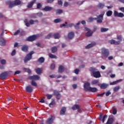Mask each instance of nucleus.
Returning a JSON list of instances; mask_svg holds the SVG:
<instances>
[{
	"label": "nucleus",
	"instance_id": "obj_1",
	"mask_svg": "<svg viewBox=\"0 0 124 124\" xmlns=\"http://www.w3.org/2000/svg\"><path fill=\"white\" fill-rule=\"evenodd\" d=\"M103 16H104V12H103L102 14L97 16V17H89L88 18V22L89 23H92L93 22L94 20H97V23L98 24H101L103 21Z\"/></svg>",
	"mask_w": 124,
	"mask_h": 124
},
{
	"label": "nucleus",
	"instance_id": "obj_2",
	"mask_svg": "<svg viewBox=\"0 0 124 124\" xmlns=\"http://www.w3.org/2000/svg\"><path fill=\"white\" fill-rule=\"evenodd\" d=\"M6 4L9 5V8H12L14 7V6H16L17 5H20L21 4V0H15L14 1H12L10 0L6 1Z\"/></svg>",
	"mask_w": 124,
	"mask_h": 124
},
{
	"label": "nucleus",
	"instance_id": "obj_3",
	"mask_svg": "<svg viewBox=\"0 0 124 124\" xmlns=\"http://www.w3.org/2000/svg\"><path fill=\"white\" fill-rule=\"evenodd\" d=\"M89 71L93 74V76L94 78H99V77H101V75H100V72L97 71V69L96 68L91 67Z\"/></svg>",
	"mask_w": 124,
	"mask_h": 124
},
{
	"label": "nucleus",
	"instance_id": "obj_4",
	"mask_svg": "<svg viewBox=\"0 0 124 124\" xmlns=\"http://www.w3.org/2000/svg\"><path fill=\"white\" fill-rule=\"evenodd\" d=\"M33 54H34V51H31L29 53L27 54L24 60L25 63H27L29 61H31V60L32 59V55H33Z\"/></svg>",
	"mask_w": 124,
	"mask_h": 124
},
{
	"label": "nucleus",
	"instance_id": "obj_5",
	"mask_svg": "<svg viewBox=\"0 0 124 124\" xmlns=\"http://www.w3.org/2000/svg\"><path fill=\"white\" fill-rule=\"evenodd\" d=\"M101 53L105 58H107L110 54L109 50L103 47L101 49Z\"/></svg>",
	"mask_w": 124,
	"mask_h": 124
},
{
	"label": "nucleus",
	"instance_id": "obj_6",
	"mask_svg": "<svg viewBox=\"0 0 124 124\" xmlns=\"http://www.w3.org/2000/svg\"><path fill=\"white\" fill-rule=\"evenodd\" d=\"M40 77L38 75H33V76H29L28 79L29 80H36V81H38L39 80Z\"/></svg>",
	"mask_w": 124,
	"mask_h": 124
},
{
	"label": "nucleus",
	"instance_id": "obj_7",
	"mask_svg": "<svg viewBox=\"0 0 124 124\" xmlns=\"http://www.w3.org/2000/svg\"><path fill=\"white\" fill-rule=\"evenodd\" d=\"M53 94L54 95L56 96V97L57 99L59 100V99H61V97H62V95H61V93H60V92L57 90H54L53 91Z\"/></svg>",
	"mask_w": 124,
	"mask_h": 124
},
{
	"label": "nucleus",
	"instance_id": "obj_8",
	"mask_svg": "<svg viewBox=\"0 0 124 124\" xmlns=\"http://www.w3.org/2000/svg\"><path fill=\"white\" fill-rule=\"evenodd\" d=\"M7 76H8L7 72H4L0 75V78L1 80H4V79H6Z\"/></svg>",
	"mask_w": 124,
	"mask_h": 124
},
{
	"label": "nucleus",
	"instance_id": "obj_9",
	"mask_svg": "<svg viewBox=\"0 0 124 124\" xmlns=\"http://www.w3.org/2000/svg\"><path fill=\"white\" fill-rule=\"evenodd\" d=\"M90 86L91 84L89 82L84 83V88L85 92H89V90H90V88H91V87H90Z\"/></svg>",
	"mask_w": 124,
	"mask_h": 124
},
{
	"label": "nucleus",
	"instance_id": "obj_10",
	"mask_svg": "<svg viewBox=\"0 0 124 124\" xmlns=\"http://www.w3.org/2000/svg\"><path fill=\"white\" fill-rule=\"evenodd\" d=\"M33 91V88L31 85H28L26 87V92L27 93H32Z\"/></svg>",
	"mask_w": 124,
	"mask_h": 124
},
{
	"label": "nucleus",
	"instance_id": "obj_11",
	"mask_svg": "<svg viewBox=\"0 0 124 124\" xmlns=\"http://www.w3.org/2000/svg\"><path fill=\"white\" fill-rule=\"evenodd\" d=\"M35 39H36V36L33 35L28 37L27 39V41L32 42V41H34Z\"/></svg>",
	"mask_w": 124,
	"mask_h": 124
},
{
	"label": "nucleus",
	"instance_id": "obj_12",
	"mask_svg": "<svg viewBox=\"0 0 124 124\" xmlns=\"http://www.w3.org/2000/svg\"><path fill=\"white\" fill-rule=\"evenodd\" d=\"M36 1V0H32L30 2H29L27 5V7L28 8H31V7L33 6V4L35 3Z\"/></svg>",
	"mask_w": 124,
	"mask_h": 124
},
{
	"label": "nucleus",
	"instance_id": "obj_13",
	"mask_svg": "<svg viewBox=\"0 0 124 124\" xmlns=\"http://www.w3.org/2000/svg\"><path fill=\"white\" fill-rule=\"evenodd\" d=\"M96 45V43L94 42H92L91 44L88 45L86 46H85L86 49H89L90 48H92V47H93V46H95Z\"/></svg>",
	"mask_w": 124,
	"mask_h": 124
},
{
	"label": "nucleus",
	"instance_id": "obj_14",
	"mask_svg": "<svg viewBox=\"0 0 124 124\" xmlns=\"http://www.w3.org/2000/svg\"><path fill=\"white\" fill-rule=\"evenodd\" d=\"M65 112H66V108H65V107H63L60 110V115H64L65 114Z\"/></svg>",
	"mask_w": 124,
	"mask_h": 124
},
{
	"label": "nucleus",
	"instance_id": "obj_15",
	"mask_svg": "<svg viewBox=\"0 0 124 124\" xmlns=\"http://www.w3.org/2000/svg\"><path fill=\"white\" fill-rule=\"evenodd\" d=\"M54 122V119H53V116H51L50 118H48L46 121V124H52Z\"/></svg>",
	"mask_w": 124,
	"mask_h": 124
},
{
	"label": "nucleus",
	"instance_id": "obj_16",
	"mask_svg": "<svg viewBox=\"0 0 124 124\" xmlns=\"http://www.w3.org/2000/svg\"><path fill=\"white\" fill-rule=\"evenodd\" d=\"M0 43L1 46H5V44H6V41L3 38H0Z\"/></svg>",
	"mask_w": 124,
	"mask_h": 124
},
{
	"label": "nucleus",
	"instance_id": "obj_17",
	"mask_svg": "<svg viewBox=\"0 0 124 124\" xmlns=\"http://www.w3.org/2000/svg\"><path fill=\"white\" fill-rule=\"evenodd\" d=\"M36 73L39 75L42 73V68H37L35 69Z\"/></svg>",
	"mask_w": 124,
	"mask_h": 124
},
{
	"label": "nucleus",
	"instance_id": "obj_18",
	"mask_svg": "<svg viewBox=\"0 0 124 124\" xmlns=\"http://www.w3.org/2000/svg\"><path fill=\"white\" fill-rule=\"evenodd\" d=\"M53 9V8L49 6H45L44 8L43 9L44 11H51Z\"/></svg>",
	"mask_w": 124,
	"mask_h": 124
},
{
	"label": "nucleus",
	"instance_id": "obj_19",
	"mask_svg": "<svg viewBox=\"0 0 124 124\" xmlns=\"http://www.w3.org/2000/svg\"><path fill=\"white\" fill-rule=\"evenodd\" d=\"M88 92H91V93H96V92H97V88L95 87H90L88 90Z\"/></svg>",
	"mask_w": 124,
	"mask_h": 124
},
{
	"label": "nucleus",
	"instance_id": "obj_20",
	"mask_svg": "<svg viewBox=\"0 0 124 124\" xmlns=\"http://www.w3.org/2000/svg\"><path fill=\"white\" fill-rule=\"evenodd\" d=\"M110 44H115V45H120V41H116L114 40H111L109 41Z\"/></svg>",
	"mask_w": 124,
	"mask_h": 124
},
{
	"label": "nucleus",
	"instance_id": "obj_21",
	"mask_svg": "<svg viewBox=\"0 0 124 124\" xmlns=\"http://www.w3.org/2000/svg\"><path fill=\"white\" fill-rule=\"evenodd\" d=\"M113 122H114V118L112 117L109 118L108 120V121L106 124H113Z\"/></svg>",
	"mask_w": 124,
	"mask_h": 124
},
{
	"label": "nucleus",
	"instance_id": "obj_22",
	"mask_svg": "<svg viewBox=\"0 0 124 124\" xmlns=\"http://www.w3.org/2000/svg\"><path fill=\"white\" fill-rule=\"evenodd\" d=\"M99 87L101 89H106L108 87V84L105 83H102V84H98Z\"/></svg>",
	"mask_w": 124,
	"mask_h": 124
},
{
	"label": "nucleus",
	"instance_id": "obj_23",
	"mask_svg": "<svg viewBox=\"0 0 124 124\" xmlns=\"http://www.w3.org/2000/svg\"><path fill=\"white\" fill-rule=\"evenodd\" d=\"M64 70V67L63 66H60L58 68V72L59 73H62Z\"/></svg>",
	"mask_w": 124,
	"mask_h": 124
},
{
	"label": "nucleus",
	"instance_id": "obj_24",
	"mask_svg": "<svg viewBox=\"0 0 124 124\" xmlns=\"http://www.w3.org/2000/svg\"><path fill=\"white\" fill-rule=\"evenodd\" d=\"M21 50L23 52H27L28 50H29V46L26 45H24L22 47H21Z\"/></svg>",
	"mask_w": 124,
	"mask_h": 124
},
{
	"label": "nucleus",
	"instance_id": "obj_25",
	"mask_svg": "<svg viewBox=\"0 0 124 124\" xmlns=\"http://www.w3.org/2000/svg\"><path fill=\"white\" fill-rule=\"evenodd\" d=\"M68 37L69 39H72L74 37V32H70L68 33Z\"/></svg>",
	"mask_w": 124,
	"mask_h": 124
},
{
	"label": "nucleus",
	"instance_id": "obj_26",
	"mask_svg": "<svg viewBox=\"0 0 124 124\" xmlns=\"http://www.w3.org/2000/svg\"><path fill=\"white\" fill-rule=\"evenodd\" d=\"M37 62H40V63H43L45 62V59L43 57H40L38 59Z\"/></svg>",
	"mask_w": 124,
	"mask_h": 124
},
{
	"label": "nucleus",
	"instance_id": "obj_27",
	"mask_svg": "<svg viewBox=\"0 0 124 124\" xmlns=\"http://www.w3.org/2000/svg\"><path fill=\"white\" fill-rule=\"evenodd\" d=\"M58 51V47L57 46H53L51 48V52L52 54H55Z\"/></svg>",
	"mask_w": 124,
	"mask_h": 124
},
{
	"label": "nucleus",
	"instance_id": "obj_28",
	"mask_svg": "<svg viewBox=\"0 0 124 124\" xmlns=\"http://www.w3.org/2000/svg\"><path fill=\"white\" fill-rule=\"evenodd\" d=\"M80 107H79V105H75L73 107H72V110H78V111L80 110L79 109Z\"/></svg>",
	"mask_w": 124,
	"mask_h": 124
},
{
	"label": "nucleus",
	"instance_id": "obj_29",
	"mask_svg": "<svg viewBox=\"0 0 124 124\" xmlns=\"http://www.w3.org/2000/svg\"><path fill=\"white\" fill-rule=\"evenodd\" d=\"M93 31H88L86 33V36L87 37H89L90 36H92L93 35Z\"/></svg>",
	"mask_w": 124,
	"mask_h": 124
},
{
	"label": "nucleus",
	"instance_id": "obj_30",
	"mask_svg": "<svg viewBox=\"0 0 124 124\" xmlns=\"http://www.w3.org/2000/svg\"><path fill=\"white\" fill-rule=\"evenodd\" d=\"M53 37L55 38V39H58V38L60 37V33H55L53 34Z\"/></svg>",
	"mask_w": 124,
	"mask_h": 124
},
{
	"label": "nucleus",
	"instance_id": "obj_31",
	"mask_svg": "<svg viewBox=\"0 0 124 124\" xmlns=\"http://www.w3.org/2000/svg\"><path fill=\"white\" fill-rule=\"evenodd\" d=\"M104 6H105V5H104V3H99L97 5L98 8H100L101 9H102V8H103Z\"/></svg>",
	"mask_w": 124,
	"mask_h": 124
},
{
	"label": "nucleus",
	"instance_id": "obj_32",
	"mask_svg": "<svg viewBox=\"0 0 124 124\" xmlns=\"http://www.w3.org/2000/svg\"><path fill=\"white\" fill-rule=\"evenodd\" d=\"M48 56L50 59H57V56L53 55L52 53H49Z\"/></svg>",
	"mask_w": 124,
	"mask_h": 124
},
{
	"label": "nucleus",
	"instance_id": "obj_33",
	"mask_svg": "<svg viewBox=\"0 0 124 124\" xmlns=\"http://www.w3.org/2000/svg\"><path fill=\"white\" fill-rule=\"evenodd\" d=\"M23 70L25 71V72H27L29 74H31V71L30 69L24 68Z\"/></svg>",
	"mask_w": 124,
	"mask_h": 124
},
{
	"label": "nucleus",
	"instance_id": "obj_34",
	"mask_svg": "<svg viewBox=\"0 0 124 124\" xmlns=\"http://www.w3.org/2000/svg\"><path fill=\"white\" fill-rule=\"evenodd\" d=\"M121 81H122V80L120 79L118 80H116L115 81H113L112 82H110V85H116V84H118V83H119V82H121Z\"/></svg>",
	"mask_w": 124,
	"mask_h": 124
},
{
	"label": "nucleus",
	"instance_id": "obj_35",
	"mask_svg": "<svg viewBox=\"0 0 124 124\" xmlns=\"http://www.w3.org/2000/svg\"><path fill=\"white\" fill-rule=\"evenodd\" d=\"M107 16H108V17H110V16H112V14H113V12H112V11H108L107 13Z\"/></svg>",
	"mask_w": 124,
	"mask_h": 124
},
{
	"label": "nucleus",
	"instance_id": "obj_36",
	"mask_svg": "<svg viewBox=\"0 0 124 124\" xmlns=\"http://www.w3.org/2000/svg\"><path fill=\"white\" fill-rule=\"evenodd\" d=\"M109 31V29H108V28H101V32H105L106 31Z\"/></svg>",
	"mask_w": 124,
	"mask_h": 124
},
{
	"label": "nucleus",
	"instance_id": "obj_37",
	"mask_svg": "<svg viewBox=\"0 0 124 124\" xmlns=\"http://www.w3.org/2000/svg\"><path fill=\"white\" fill-rule=\"evenodd\" d=\"M55 104H56V102L55 101V100H52L51 103L49 104V107H52V105H55Z\"/></svg>",
	"mask_w": 124,
	"mask_h": 124
},
{
	"label": "nucleus",
	"instance_id": "obj_38",
	"mask_svg": "<svg viewBox=\"0 0 124 124\" xmlns=\"http://www.w3.org/2000/svg\"><path fill=\"white\" fill-rule=\"evenodd\" d=\"M60 22H62V19H61L60 18L55 19L54 20V22L55 23V24H57L58 23H60Z\"/></svg>",
	"mask_w": 124,
	"mask_h": 124
},
{
	"label": "nucleus",
	"instance_id": "obj_39",
	"mask_svg": "<svg viewBox=\"0 0 124 124\" xmlns=\"http://www.w3.org/2000/svg\"><path fill=\"white\" fill-rule=\"evenodd\" d=\"M81 24V22L79 21L76 25H75V28L76 30H79V25Z\"/></svg>",
	"mask_w": 124,
	"mask_h": 124
},
{
	"label": "nucleus",
	"instance_id": "obj_40",
	"mask_svg": "<svg viewBox=\"0 0 124 124\" xmlns=\"http://www.w3.org/2000/svg\"><path fill=\"white\" fill-rule=\"evenodd\" d=\"M99 82V80L98 79H95L93 80L92 82V85H95L96 84H97Z\"/></svg>",
	"mask_w": 124,
	"mask_h": 124
},
{
	"label": "nucleus",
	"instance_id": "obj_41",
	"mask_svg": "<svg viewBox=\"0 0 124 124\" xmlns=\"http://www.w3.org/2000/svg\"><path fill=\"white\" fill-rule=\"evenodd\" d=\"M0 63L2 64L3 65L4 64H6V61L4 59H2L0 60Z\"/></svg>",
	"mask_w": 124,
	"mask_h": 124
},
{
	"label": "nucleus",
	"instance_id": "obj_42",
	"mask_svg": "<svg viewBox=\"0 0 124 124\" xmlns=\"http://www.w3.org/2000/svg\"><path fill=\"white\" fill-rule=\"evenodd\" d=\"M62 9H58L56 11V14H61L62 13Z\"/></svg>",
	"mask_w": 124,
	"mask_h": 124
},
{
	"label": "nucleus",
	"instance_id": "obj_43",
	"mask_svg": "<svg viewBox=\"0 0 124 124\" xmlns=\"http://www.w3.org/2000/svg\"><path fill=\"white\" fill-rule=\"evenodd\" d=\"M31 85H32V86H33V87H37V84L36 83V82H35V81L33 80L31 81Z\"/></svg>",
	"mask_w": 124,
	"mask_h": 124
},
{
	"label": "nucleus",
	"instance_id": "obj_44",
	"mask_svg": "<svg viewBox=\"0 0 124 124\" xmlns=\"http://www.w3.org/2000/svg\"><path fill=\"white\" fill-rule=\"evenodd\" d=\"M108 117V116H107V115H104V116L102 119V123H104V122H105V119H107Z\"/></svg>",
	"mask_w": 124,
	"mask_h": 124
},
{
	"label": "nucleus",
	"instance_id": "obj_45",
	"mask_svg": "<svg viewBox=\"0 0 124 124\" xmlns=\"http://www.w3.org/2000/svg\"><path fill=\"white\" fill-rule=\"evenodd\" d=\"M24 23H25V25H26V26L30 27V23L28 22V19H25Z\"/></svg>",
	"mask_w": 124,
	"mask_h": 124
},
{
	"label": "nucleus",
	"instance_id": "obj_46",
	"mask_svg": "<svg viewBox=\"0 0 124 124\" xmlns=\"http://www.w3.org/2000/svg\"><path fill=\"white\" fill-rule=\"evenodd\" d=\"M42 7V5L40 3H38L37 4V9H40Z\"/></svg>",
	"mask_w": 124,
	"mask_h": 124
},
{
	"label": "nucleus",
	"instance_id": "obj_47",
	"mask_svg": "<svg viewBox=\"0 0 124 124\" xmlns=\"http://www.w3.org/2000/svg\"><path fill=\"white\" fill-rule=\"evenodd\" d=\"M120 90V86H116L114 88L113 90L114 92H118Z\"/></svg>",
	"mask_w": 124,
	"mask_h": 124
},
{
	"label": "nucleus",
	"instance_id": "obj_48",
	"mask_svg": "<svg viewBox=\"0 0 124 124\" xmlns=\"http://www.w3.org/2000/svg\"><path fill=\"white\" fill-rule=\"evenodd\" d=\"M16 55V49H14L12 53H11V56H15Z\"/></svg>",
	"mask_w": 124,
	"mask_h": 124
},
{
	"label": "nucleus",
	"instance_id": "obj_49",
	"mask_svg": "<svg viewBox=\"0 0 124 124\" xmlns=\"http://www.w3.org/2000/svg\"><path fill=\"white\" fill-rule=\"evenodd\" d=\"M52 97H53V95L52 94H47V99H51Z\"/></svg>",
	"mask_w": 124,
	"mask_h": 124
},
{
	"label": "nucleus",
	"instance_id": "obj_50",
	"mask_svg": "<svg viewBox=\"0 0 124 124\" xmlns=\"http://www.w3.org/2000/svg\"><path fill=\"white\" fill-rule=\"evenodd\" d=\"M117 17H124V15L122 13H118V16H117Z\"/></svg>",
	"mask_w": 124,
	"mask_h": 124
},
{
	"label": "nucleus",
	"instance_id": "obj_51",
	"mask_svg": "<svg viewBox=\"0 0 124 124\" xmlns=\"http://www.w3.org/2000/svg\"><path fill=\"white\" fill-rule=\"evenodd\" d=\"M117 39L118 40H119L118 41H120V43H121V41H122V36L119 35L117 36Z\"/></svg>",
	"mask_w": 124,
	"mask_h": 124
},
{
	"label": "nucleus",
	"instance_id": "obj_52",
	"mask_svg": "<svg viewBox=\"0 0 124 124\" xmlns=\"http://www.w3.org/2000/svg\"><path fill=\"white\" fill-rule=\"evenodd\" d=\"M104 94H105V92L103 93H102L101 94H98L96 96L98 97V96H101V97H102V96H103V95H104Z\"/></svg>",
	"mask_w": 124,
	"mask_h": 124
},
{
	"label": "nucleus",
	"instance_id": "obj_53",
	"mask_svg": "<svg viewBox=\"0 0 124 124\" xmlns=\"http://www.w3.org/2000/svg\"><path fill=\"white\" fill-rule=\"evenodd\" d=\"M114 15L115 17H118L119 15V13H118L116 11H114Z\"/></svg>",
	"mask_w": 124,
	"mask_h": 124
},
{
	"label": "nucleus",
	"instance_id": "obj_54",
	"mask_svg": "<svg viewBox=\"0 0 124 124\" xmlns=\"http://www.w3.org/2000/svg\"><path fill=\"white\" fill-rule=\"evenodd\" d=\"M52 37V34H48L46 37V39H50V38Z\"/></svg>",
	"mask_w": 124,
	"mask_h": 124
},
{
	"label": "nucleus",
	"instance_id": "obj_55",
	"mask_svg": "<svg viewBox=\"0 0 124 124\" xmlns=\"http://www.w3.org/2000/svg\"><path fill=\"white\" fill-rule=\"evenodd\" d=\"M54 0H46L47 3H52L54 2Z\"/></svg>",
	"mask_w": 124,
	"mask_h": 124
},
{
	"label": "nucleus",
	"instance_id": "obj_56",
	"mask_svg": "<svg viewBox=\"0 0 124 124\" xmlns=\"http://www.w3.org/2000/svg\"><path fill=\"white\" fill-rule=\"evenodd\" d=\"M30 25H33L34 24V20L31 19L29 21Z\"/></svg>",
	"mask_w": 124,
	"mask_h": 124
},
{
	"label": "nucleus",
	"instance_id": "obj_57",
	"mask_svg": "<svg viewBox=\"0 0 124 124\" xmlns=\"http://www.w3.org/2000/svg\"><path fill=\"white\" fill-rule=\"evenodd\" d=\"M96 30H97V26H94L93 27V31H93V32H94V31H96Z\"/></svg>",
	"mask_w": 124,
	"mask_h": 124
},
{
	"label": "nucleus",
	"instance_id": "obj_58",
	"mask_svg": "<svg viewBox=\"0 0 124 124\" xmlns=\"http://www.w3.org/2000/svg\"><path fill=\"white\" fill-rule=\"evenodd\" d=\"M110 94H111V92L109 91L106 93V96H108Z\"/></svg>",
	"mask_w": 124,
	"mask_h": 124
},
{
	"label": "nucleus",
	"instance_id": "obj_59",
	"mask_svg": "<svg viewBox=\"0 0 124 124\" xmlns=\"http://www.w3.org/2000/svg\"><path fill=\"white\" fill-rule=\"evenodd\" d=\"M112 114L113 115H116V114H117V109H116V108L113 109Z\"/></svg>",
	"mask_w": 124,
	"mask_h": 124
},
{
	"label": "nucleus",
	"instance_id": "obj_60",
	"mask_svg": "<svg viewBox=\"0 0 124 124\" xmlns=\"http://www.w3.org/2000/svg\"><path fill=\"white\" fill-rule=\"evenodd\" d=\"M20 33V30H17L16 32L14 33V35H17Z\"/></svg>",
	"mask_w": 124,
	"mask_h": 124
},
{
	"label": "nucleus",
	"instance_id": "obj_61",
	"mask_svg": "<svg viewBox=\"0 0 124 124\" xmlns=\"http://www.w3.org/2000/svg\"><path fill=\"white\" fill-rule=\"evenodd\" d=\"M58 3L59 5H62V1L61 0H58Z\"/></svg>",
	"mask_w": 124,
	"mask_h": 124
},
{
	"label": "nucleus",
	"instance_id": "obj_62",
	"mask_svg": "<svg viewBox=\"0 0 124 124\" xmlns=\"http://www.w3.org/2000/svg\"><path fill=\"white\" fill-rule=\"evenodd\" d=\"M51 69H55V64H52L50 66Z\"/></svg>",
	"mask_w": 124,
	"mask_h": 124
},
{
	"label": "nucleus",
	"instance_id": "obj_63",
	"mask_svg": "<svg viewBox=\"0 0 124 124\" xmlns=\"http://www.w3.org/2000/svg\"><path fill=\"white\" fill-rule=\"evenodd\" d=\"M20 73H21V71H16L15 72L14 75H16V74H20Z\"/></svg>",
	"mask_w": 124,
	"mask_h": 124
},
{
	"label": "nucleus",
	"instance_id": "obj_64",
	"mask_svg": "<svg viewBox=\"0 0 124 124\" xmlns=\"http://www.w3.org/2000/svg\"><path fill=\"white\" fill-rule=\"evenodd\" d=\"M50 78H57V77L55 75H52L49 76Z\"/></svg>",
	"mask_w": 124,
	"mask_h": 124
}]
</instances>
